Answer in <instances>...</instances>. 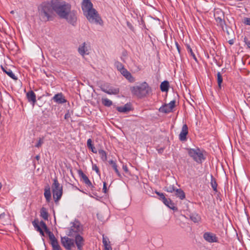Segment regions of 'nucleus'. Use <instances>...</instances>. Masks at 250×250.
Here are the masks:
<instances>
[{"mask_svg": "<svg viewBox=\"0 0 250 250\" xmlns=\"http://www.w3.org/2000/svg\"><path fill=\"white\" fill-rule=\"evenodd\" d=\"M53 9L61 19H65L73 26L77 22V12L71 10L70 4L62 0H51Z\"/></svg>", "mask_w": 250, "mask_h": 250, "instance_id": "obj_1", "label": "nucleus"}, {"mask_svg": "<svg viewBox=\"0 0 250 250\" xmlns=\"http://www.w3.org/2000/svg\"><path fill=\"white\" fill-rule=\"evenodd\" d=\"M39 12L41 17L45 21H52L55 17L51 1L50 3H42L39 7Z\"/></svg>", "mask_w": 250, "mask_h": 250, "instance_id": "obj_2", "label": "nucleus"}, {"mask_svg": "<svg viewBox=\"0 0 250 250\" xmlns=\"http://www.w3.org/2000/svg\"><path fill=\"white\" fill-rule=\"evenodd\" d=\"M131 91L132 94L142 98L151 92V89L146 82H143L139 85L131 87Z\"/></svg>", "mask_w": 250, "mask_h": 250, "instance_id": "obj_3", "label": "nucleus"}, {"mask_svg": "<svg viewBox=\"0 0 250 250\" xmlns=\"http://www.w3.org/2000/svg\"><path fill=\"white\" fill-rule=\"evenodd\" d=\"M187 150L188 155L192 158V159L198 164H201L203 160L206 159L203 153V151L199 148L197 147L196 149L187 148Z\"/></svg>", "mask_w": 250, "mask_h": 250, "instance_id": "obj_4", "label": "nucleus"}, {"mask_svg": "<svg viewBox=\"0 0 250 250\" xmlns=\"http://www.w3.org/2000/svg\"><path fill=\"white\" fill-rule=\"evenodd\" d=\"M52 189L54 201L57 203L61 199L63 193L62 186L60 185L57 178L53 179Z\"/></svg>", "mask_w": 250, "mask_h": 250, "instance_id": "obj_5", "label": "nucleus"}, {"mask_svg": "<svg viewBox=\"0 0 250 250\" xmlns=\"http://www.w3.org/2000/svg\"><path fill=\"white\" fill-rule=\"evenodd\" d=\"M72 225L68 228L69 231L67 233L68 236L74 237L77 234L82 232L83 231V227L81 223L77 219H75L74 222H71Z\"/></svg>", "mask_w": 250, "mask_h": 250, "instance_id": "obj_6", "label": "nucleus"}, {"mask_svg": "<svg viewBox=\"0 0 250 250\" xmlns=\"http://www.w3.org/2000/svg\"><path fill=\"white\" fill-rule=\"evenodd\" d=\"M86 17L89 21L91 23L99 24L100 25L103 24V21L98 12L95 9H91V10L88 11Z\"/></svg>", "mask_w": 250, "mask_h": 250, "instance_id": "obj_7", "label": "nucleus"}, {"mask_svg": "<svg viewBox=\"0 0 250 250\" xmlns=\"http://www.w3.org/2000/svg\"><path fill=\"white\" fill-rule=\"evenodd\" d=\"M61 243L66 250H71L72 248L75 247L74 240L66 236L61 237Z\"/></svg>", "mask_w": 250, "mask_h": 250, "instance_id": "obj_8", "label": "nucleus"}, {"mask_svg": "<svg viewBox=\"0 0 250 250\" xmlns=\"http://www.w3.org/2000/svg\"><path fill=\"white\" fill-rule=\"evenodd\" d=\"M74 240V244L76 245L78 250H82L83 247L84 245V240L83 238L81 236L80 234L75 235Z\"/></svg>", "mask_w": 250, "mask_h": 250, "instance_id": "obj_9", "label": "nucleus"}, {"mask_svg": "<svg viewBox=\"0 0 250 250\" xmlns=\"http://www.w3.org/2000/svg\"><path fill=\"white\" fill-rule=\"evenodd\" d=\"M203 237L208 242H218V238L216 236L215 234L212 233L206 232L204 233Z\"/></svg>", "mask_w": 250, "mask_h": 250, "instance_id": "obj_10", "label": "nucleus"}, {"mask_svg": "<svg viewBox=\"0 0 250 250\" xmlns=\"http://www.w3.org/2000/svg\"><path fill=\"white\" fill-rule=\"evenodd\" d=\"M188 126L186 124H184L182 128V130L179 134V139L181 141H186L187 140V135L188 134Z\"/></svg>", "mask_w": 250, "mask_h": 250, "instance_id": "obj_11", "label": "nucleus"}, {"mask_svg": "<svg viewBox=\"0 0 250 250\" xmlns=\"http://www.w3.org/2000/svg\"><path fill=\"white\" fill-rule=\"evenodd\" d=\"M101 90L108 94H117L119 93V89L112 86H106L101 87Z\"/></svg>", "mask_w": 250, "mask_h": 250, "instance_id": "obj_12", "label": "nucleus"}, {"mask_svg": "<svg viewBox=\"0 0 250 250\" xmlns=\"http://www.w3.org/2000/svg\"><path fill=\"white\" fill-rule=\"evenodd\" d=\"M163 203L174 211H177L178 208L174 206V203L169 198H167L166 197L161 200Z\"/></svg>", "mask_w": 250, "mask_h": 250, "instance_id": "obj_13", "label": "nucleus"}, {"mask_svg": "<svg viewBox=\"0 0 250 250\" xmlns=\"http://www.w3.org/2000/svg\"><path fill=\"white\" fill-rule=\"evenodd\" d=\"M79 175L83 179V182L87 185L88 187H90L92 189L94 188L92 185V184L89 180L87 176L83 172V171L80 169L78 170Z\"/></svg>", "mask_w": 250, "mask_h": 250, "instance_id": "obj_14", "label": "nucleus"}, {"mask_svg": "<svg viewBox=\"0 0 250 250\" xmlns=\"http://www.w3.org/2000/svg\"><path fill=\"white\" fill-rule=\"evenodd\" d=\"M52 100L56 103L62 104L66 102V100L62 93L56 94L53 97Z\"/></svg>", "mask_w": 250, "mask_h": 250, "instance_id": "obj_15", "label": "nucleus"}, {"mask_svg": "<svg viewBox=\"0 0 250 250\" xmlns=\"http://www.w3.org/2000/svg\"><path fill=\"white\" fill-rule=\"evenodd\" d=\"M26 97L28 101L33 106H34L36 103V96L35 93L32 90L29 91L26 93Z\"/></svg>", "mask_w": 250, "mask_h": 250, "instance_id": "obj_16", "label": "nucleus"}, {"mask_svg": "<svg viewBox=\"0 0 250 250\" xmlns=\"http://www.w3.org/2000/svg\"><path fill=\"white\" fill-rule=\"evenodd\" d=\"M117 110L122 113H127L132 110L131 104L130 103L126 104L124 106H118Z\"/></svg>", "mask_w": 250, "mask_h": 250, "instance_id": "obj_17", "label": "nucleus"}, {"mask_svg": "<svg viewBox=\"0 0 250 250\" xmlns=\"http://www.w3.org/2000/svg\"><path fill=\"white\" fill-rule=\"evenodd\" d=\"M121 73L130 82H134V78L132 77L131 73L125 68H124L120 71Z\"/></svg>", "mask_w": 250, "mask_h": 250, "instance_id": "obj_18", "label": "nucleus"}, {"mask_svg": "<svg viewBox=\"0 0 250 250\" xmlns=\"http://www.w3.org/2000/svg\"><path fill=\"white\" fill-rule=\"evenodd\" d=\"M83 6L84 8H83V9L84 10V8L87 11V12L89 11L91 9H94L93 8V4L91 2L90 0H83Z\"/></svg>", "mask_w": 250, "mask_h": 250, "instance_id": "obj_19", "label": "nucleus"}, {"mask_svg": "<svg viewBox=\"0 0 250 250\" xmlns=\"http://www.w3.org/2000/svg\"><path fill=\"white\" fill-rule=\"evenodd\" d=\"M1 69L8 76H9L11 78L13 79L14 80H17L18 78L15 76L14 74L13 73L12 70L10 69H8L7 67H4L2 66H1Z\"/></svg>", "mask_w": 250, "mask_h": 250, "instance_id": "obj_20", "label": "nucleus"}, {"mask_svg": "<svg viewBox=\"0 0 250 250\" xmlns=\"http://www.w3.org/2000/svg\"><path fill=\"white\" fill-rule=\"evenodd\" d=\"M50 244L52 247V250H62L59 244V242L56 238L50 241Z\"/></svg>", "mask_w": 250, "mask_h": 250, "instance_id": "obj_21", "label": "nucleus"}, {"mask_svg": "<svg viewBox=\"0 0 250 250\" xmlns=\"http://www.w3.org/2000/svg\"><path fill=\"white\" fill-rule=\"evenodd\" d=\"M44 195L47 202H49L51 199V193L50 191V188L49 185L45 187Z\"/></svg>", "mask_w": 250, "mask_h": 250, "instance_id": "obj_22", "label": "nucleus"}, {"mask_svg": "<svg viewBox=\"0 0 250 250\" xmlns=\"http://www.w3.org/2000/svg\"><path fill=\"white\" fill-rule=\"evenodd\" d=\"M160 87L162 92H167L168 91L169 87V82L167 81H163L161 83Z\"/></svg>", "mask_w": 250, "mask_h": 250, "instance_id": "obj_23", "label": "nucleus"}, {"mask_svg": "<svg viewBox=\"0 0 250 250\" xmlns=\"http://www.w3.org/2000/svg\"><path fill=\"white\" fill-rule=\"evenodd\" d=\"M175 191V195L181 200H183L185 198V193L182 189H176Z\"/></svg>", "mask_w": 250, "mask_h": 250, "instance_id": "obj_24", "label": "nucleus"}, {"mask_svg": "<svg viewBox=\"0 0 250 250\" xmlns=\"http://www.w3.org/2000/svg\"><path fill=\"white\" fill-rule=\"evenodd\" d=\"M159 110L161 112L168 113L171 112L172 110L169 109L168 104H165L160 107Z\"/></svg>", "mask_w": 250, "mask_h": 250, "instance_id": "obj_25", "label": "nucleus"}, {"mask_svg": "<svg viewBox=\"0 0 250 250\" xmlns=\"http://www.w3.org/2000/svg\"><path fill=\"white\" fill-rule=\"evenodd\" d=\"M85 43L84 42L83 43L82 45L80 46L78 48L79 53L82 56H83L85 54H88V53L87 52L88 51V50L87 49V47L85 46Z\"/></svg>", "mask_w": 250, "mask_h": 250, "instance_id": "obj_26", "label": "nucleus"}, {"mask_svg": "<svg viewBox=\"0 0 250 250\" xmlns=\"http://www.w3.org/2000/svg\"><path fill=\"white\" fill-rule=\"evenodd\" d=\"M41 216L45 220H48L49 214L46 208L42 207L41 209Z\"/></svg>", "mask_w": 250, "mask_h": 250, "instance_id": "obj_27", "label": "nucleus"}, {"mask_svg": "<svg viewBox=\"0 0 250 250\" xmlns=\"http://www.w3.org/2000/svg\"><path fill=\"white\" fill-rule=\"evenodd\" d=\"M215 20H216V22H217L218 25H219L222 28V29L223 30V31H225V30L224 29V25H226V22L224 21V19L222 18L221 17H215Z\"/></svg>", "mask_w": 250, "mask_h": 250, "instance_id": "obj_28", "label": "nucleus"}, {"mask_svg": "<svg viewBox=\"0 0 250 250\" xmlns=\"http://www.w3.org/2000/svg\"><path fill=\"white\" fill-rule=\"evenodd\" d=\"M87 147L91 150L92 152L94 153H97V151L96 149L94 146L92 144V141L91 139H89L87 141Z\"/></svg>", "mask_w": 250, "mask_h": 250, "instance_id": "obj_29", "label": "nucleus"}, {"mask_svg": "<svg viewBox=\"0 0 250 250\" xmlns=\"http://www.w3.org/2000/svg\"><path fill=\"white\" fill-rule=\"evenodd\" d=\"M217 77L218 89H221L222 87V83H223V78L220 72H219L217 73Z\"/></svg>", "mask_w": 250, "mask_h": 250, "instance_id": "obj_30", "label": "nucleus"}, {"mask_svg": "<svg viewBox=\"0 0 250 250\" xmlns=\"http://www.w3.org/2000/svg\"><path fill=\"white\" fill-rule=\"evenodd\" d=\"M210 184H211V187L213 188V190L215 191H217V184L216 183L215 179L213 177V176L212 175H211Z\"/></svg>", "mask_w": 250, "mask_h": 250, "instance_id": "obj_31", "label": "nucleus"}, {"mask_svg": "<svg viewBox=\"0 0 250 250\" xmlns=\"http://www.w3.org/2000/svg\"><path fill=\"white\" fill-rule=\"evenodd\" d=\"M102 104L105 106L109 107L112 104V102L107 98H102Z\"/></svg>", "mask_w": 250, "mask_h": 250, "instance_id": "obj_32", "label": "nucleus"}, {"mask_svg": "<svg viewBox=\"0 0 250 250\" xmlns=\"http://www.w3.org/2000/svg\"><path fill=\"white\" fill-rule=\"evenodd\" d=\"M44 231L48 235L50 241L56 238L53 232L50 231L48 228L44 229Z\"/></svg>", "mask_w": 250, "mask_h": 250, "instance_id": "obj_33", "label": "nucleus"}, {"mask_svg": "<svg viewBox=\"0 0 250 250\" xmlns=\"http://www.w3.org/2000/svg\"><path fill=\"white\" fill-rule=\"evenodd\" d=\"M44 231L48 235L50 241L56 238L53 232L50 231L48 228L44 229Z\"/></svg>", "mask_w": 250, "mask_h": 250, "instance_id": "obj_34", "label": "nucleus"}, {"mask_svg": "<svg viewBox=\"0 0 250 250\" xmlns=\"http://www.w3.org/2000/svg\"><path fill=\"white\" fill-rule=\"evenodd\" d=\"M99 153L100 155L101 158L103 161H105L107 160L106 153L105 151L103 149L99 150Z\"/></svg>", "mask_w": 250, "mask_h": 250, "instance_id": "obj_35", "label": "nucleus"}, {"mask_svg": "<svg viewBox=\"0 0 250 250\" xmlns=\"http://www.w3.org/2000/svg\"><path fill=\"white\" fill-rule=\"evenodd\" d=\"M190 218L194 223H196L199 221L200 217L198 214H192L190 215Z\"/></svg>", "mask_w": 250, "mask_h": 250, "instance_id": "obj_36", "label": "nucleus"}, {"mask_svg": "<svg viewBox=\"0 0 250 250\" xmlns=\"http://www.w3.org/2000/svg\"><path fill=\"white\" fill-rule=\"evenodd\" d=\"M114 65L120 72L125 68L123 64L118 61L115 62Z\"/></svg>", "mask_w": 250, "mask_h": 250, "instance_id": "obj_37", "label": "nucleus"}, {"mask_svg": "<svg viewBox=\"0 0 250 250\" xmlns=\"http://www.w3.org/2000/svg\"><path fill=\"white\" fill-rule=\"evenodd\" d=\"M164 189L165 191L170 193H172L176 190L174 186H166L165 187Z\"/></svg>", "mask_w": 250, "mask_h": 250, "instance_id": "obj_38", "label": "nucleus"}, {"mask_svg": "<svg viewBox=\"0 0 250 250\" xmlns=\"http://www.w3.org/2000/svg\"><path fill=\"white\" fill-rule=\"evenodd\" d=\"M32 224L36 230H38L39 228H41V227L40 226V223L38 219H35L32 222Z\"/></svg>", "mask_w": 250, "mask_h": 250, "instance_id": "obj_39", "label": "nucleus"}, {"mask_svg": "<svg viewBox=\"0 0 250 250\" xmlns=\"http://www.w3.org/2000/svg\"><path fill=\"white\" fill-rule=\"evenodd\" d=\"M187 47L188 51L190 54V55L192 56L193 59L197 62V58H196L194 53L193 52L191 48L190 47V46L189 45H187Z\"/></svg>", "mask_w": 250, "mask_h": 250, "instance_id": "obj_40", "label": "nucleus"}, {"mask_svg": "<svg viewBox=\"0 0 250 250\" xmlns=\"http://www.w3.org/2000/svg\"><path fill=\"white\" fill-rule=\"evenodd\" d=\"M110 241H109L108 238L106 236H103V243L104 246L108 244H110Z\"/></svg>", "mask_w": 250, "mask_h": 250, "instance_id": "obj_41", "label": "nucleus"}, {"mask_svg": "<svg viewBox=\"0 0 250 250\" xmlns=\"http://www.w3.org/2000/svg\"><path fill=\"white\" fill-rule=\"evenodd\" d=\"M112 167L114 169V170H115V172L116 173V174H117L118 176L119 177H120V178H121L122 175L117 168V165H114V166H112Z\"/></svg>", "mask_w": 250, "mask_h": 250, "instance_id": "obj_42", "label": "nucleus"}, {"mask_svg": "<svg viewBox=\"0 0 250 250\" xmlns=\"http://www.w3.org/2000/svg\"><path fill=\"white\" fill-rule=\"evenodd\" d=\"M175 104H176V101L175 100H173L172 101H171L168 104V106L169 107V109H171L172 110H173V109L175 107L176 105H175Z\"/></svg>", "mask_w": 250, "mask_h": 250, "instance_id": "obj_43", "label": "nucleus"}, {"mask_svg": "<svg viewBox=\"0 0 250 250\" xmlns=\"http://www.w3.org/2000/svg\"><path fill=\"white\" fill-rule=\"evenodd\" d=\"M125 221L126 224H128V225H130V226H131L133 223V219L129 217L125 218Z\"/></svg>", "mask_w": 250, "mask_h": 250, "instance_id": "obj_44", "label": "nucleus"}, {"mask_svg": "<svg viewBox=\"0 0 250 250\" xmlns=\"http://www.w3.org/2000/svg\"><path fill=\"white\" fill-rule=\"evenodd\" d=\"M43 138H40L38 143L35 145V147H38V148H39L40 147H41L43 143Z\"/></svg>", "mask_w": 250, "mask_h": 250, "instance_id": "obj_45", "label": "nucleus"}, {"mask_svg": "<svg viewBox=\"0 0 250 250\" xmlns=\"http://www.w3.org/2000/svg\"><path fill=\"white\" fill-rule=\"evenodd\" d=\"M155 193L157 195H158L159 196V199L161 201L162 199L165 197V195L163 193L158 192L156 190L155 191Z\"/></svg>", "mask_w": 250, "mask_h": 250, "instance_id": "obj_46", "label": "nucleus"}, {"mask_svg": "<svg viewBox=\"0 0 250 250\" xmlns=\"http://www.w3.org/2000/svg\"><path fill=\"white\" fill-rule=\"evenodd\" d=\"M40 226L43 230L48 228L45 223L43 221H40Z\"/></svg>", "mask_w": 250, "mask_h": 250, "instance_id": "obj_47", "label": "nucleus"}, {"mask_svg": "<svg viewBox=\"0 0 250 250\" xmlns=\"http://www.w3.org/2000/svg\"><path fill=\"white\" fill-rule=\"evenodd\" d=\"M92 169L95 170L98 175H100L99 169L96 165L94 164L92 165Z\"/></svg>", "mask_w": 250, "mask_h": 250, "instance_id": "obj_48", "label": "nucleus"}, {"mask_svg": "<svg viewBox=\"0 0 250 250\" xmlns=\"http://www.w3.org/2000/svg\"><path fill=\"white\" fill-rule=\"evenodd\" d=\"M244 42H245V44L248 46V47L249 48H250V41H249L247 37H245L244 39Z\"/></svg>", "mask_w": 250, "mask_h": 250, "instance_id": "obj_49", "label": "nucleus"}, {"mask_svg": "<svg viewBox=\"0 0 250 250\" xmlns=\"http://www.w3.org/2000/svg\"><path fill=\"white\" fill-rule=\"evenodd\" d=\"M243 22L244 24H245L246 25H250V18H245L244 19Z\"/></svg>", "mask_w": 250, "mask_h": 250, "instance_id": "obj_50", "label": "nucleus"}, {"mask_svg": "<svg viewBox=\"0 0 250 250\" xmlns=\"http://www.w3.org/2000/svg\"><path fill=\"white\" fill-rule=\"evenodd\" d=\"M37 231L40 232V234L42 236H45L44 231H43L42 228H39L38 230H37Z\"/></svg>", "mask_w": 250, "mask_h": 250, "instance_id": "obj_51", "label": "nucleus"}, {"mask_svg": "<svg viewBox=\"0 0 250 250\" xmlns=\"http://www.w3.org/2000/svg\"><path fill=\"white\" fill-rule=\"evenodd\" d=\"M126 24H127V27L130 29L132 31H133L134 30V27L133 26H132V24L129 22V21H127L126 22Z\"/></svg>", "mask_w": 250, "mask_h": 250, "instance_id": "obj_52", "label": "nucleus"}, {"mask_svg": "<svg viewBox=\"0 0 250 250\" xmlns=\"http://www.w3.org/2000/svg\"><path fill=\"white\" fill-rule=\"evenodd\" d=\"M103 190V192L105 193H106L107 192L106 183L105 182H104Z\"/></svg>", "mask_w": 250, "mask_h": 250, "instance_id": "obj_53", "label": "nucleus"}, {"mask_svg": "<svg viewBox=\"0 0 250 250\" xmlns=\"http://www.w3.org/2000/svg\"><path fill=\"white\" fill-rule=\"evenodd\" d=\"M71 116V114L69 112V111H67V112L64 115V119L67 120L69 118H70Z\"/></svg>", "mask_w": 250, "mask_h": 250, "instance_id": "obj_54", "label": "nucleus"}, {"mask_svg": "<svg viewBox=\"0 0 250 250\" xmlns=\"http://www.w3.org/2000/svg\"><path fill=\"white\" fill-rule=\"evenodd\" d=\"M123 170H124V171L125 172H126V173H128L129 172V170L128 169V168L127 167V166L126 165H123Z\"/></svg>", "mask_w": 250, "mask_h": 250, "instance_id": "obj_55", "label": "nucleus"}, {"mask_svg": "<svg viewBox=\"0 0 250 250\" xmlns=\"http://www.w3.org/2000/svg\"><path fill=\"white\" fill-rule=\"evenodd\" d=\"M175 45L176 46V48L177 49V50L179 52V53H180V49H181V48H180V45H179V44L177 42H175Z\"/></svg>", "mask_w": 250, "mask_h": 250, "instance_id": "obj_56", "label": "nucleus"}, {"mask_svg": "<svg viewBox=\"0 0 250 250\" xmlns=\"http://www.w3.org/2000/svg\"><path fill=\"white\" fill-rule=\"evenodd\" d=\"M164 150V147H161V148L158 149L157 151H158V153L159 154H161V153H162L163 152Z\"/></svg>", "mask_w": 250, "mask_h": 250, "instance_id": "obj_57", "label": "nucleus"}, {"mask_svg": "<svg viewBox=\"0 0 250 250\" xmlns=\"http://www.w3.org/2000/svg\"><path fill=\"white\" fill-rule=\"evenodd\" d=\"M104 250H107V249H109L110 247H111L109 244H107L106 245L104 246Z\"/></svg>", "mask_w": 250, "mask_h": 250, "instance_id": "obj_58", "label": "nucleus"}, {"mask_svg": "<svg viewBox=\"0 0 250 250\" xmlns=\"http://www.w3.org/2000/svg\"><path fill=\"white\" fill-rule=\"evenodd\" d=\"M109 163L110 164H111L112 165V166H114V165H116V163L113 160L109 161Z\"/></svg>", "mask_w": 250, "mask_h": 250, "instance_id": "obj_59", "label": "nucleus"}, {"mask_svg": "<svg viewBox=\"0 0 250 250\" xmlns=\"http://www.w3.org/2000/svg\"><path fill=\"white\" fill-rule=\"evenodd\" d=\"M229 44L230 45H232L234 43V41L233 40H230L229 41Z\"/></svg>", "mask_w": 250, "mask_h": 250, "instance_id": "obj_60", "label": "nucleus"}, {"mask_svg": "<svg viewBox=\"0 0 250 250\" xmlns=\"http://www.w3.org/2000/svg\"><path fill=\"white\" fill-rule=\"evenodd\" d=\"M214 52H215V51H214V50H212V51H210V54L212 56H214Z\"/></svg>", "mask_w": 250, "mask_h": 250, "instance_id": "obj_61", "label": "nucleus"}, {"mask_svg": "<svg viewBox=\"0 0 250 250\" xmlns=\"http://www.w3.org/2000/svg\"><path fill=\"white\" fill-rule=\"evenodd\" d=\"M35 159L37 160H39V159H40V156L38 155H37L36 157H35Z\"/></svg>", "mask_w": 250, "mask_h": 250, "instance_id": "obj_62", "label": "nucleus"}, {"mask_svg": "<svg viewBox=\"0 0 250 250\" xmlns=\"http://www.w3.org/2000/svg\"><path fill=\"white\" fill-rule=\"evenodd\" d=\"M226 32L227 33V34H228V35H229V30H228V27H226Z\"/></svg>", "mask_w": 250, "mask_h": 250, "instance_id": "obj_63", "label": "nucleus"}, {"mask_svg": "<svg viewBox=\"0 0 250 250\" xmlns=\"http://www.w3.org/2000/svg\"><path fill=\"white\" fill-rule=\"evenodd\" d=\"M5 215V213H2L1 214H0V219L2 217H3Z\"/></svg>", "mask_w": 250, "mask_h": 250, "instance_id": "obj_64", "label": "nucleus"}]
</instances>
